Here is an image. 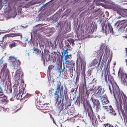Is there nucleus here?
Instances as JSON below:
<instances>
[{
  "label": "nucleus",
  "instance_id": "obj_1",
  "mask_svg": "<svg viewBox=\"0 0 127 127\" xmlns=\"http://www.w3.org/2000/svg\"><path fill=\"white\" fill-rule=\"evenodd\" d=\"M60 93H57L56 94V92L54 93L55 95L54 97L56 102L55 103V105L57 110L61 112L64 109V106L67 103V100L66 99V95L61 94V91Z\"/></svg>",
  "mask_w": 127,
  "mask_h": 127
},
{
  "label": "nucleus",
  "instance_id": "obj_2",
  "mask_svg": "<svg viewBox=\"0 0 127 127\" xmlns=\"http://www.w3.org/2000/svg\"><path fill=\"white\" fill-rule=\"evenodd\" d=\"M101 50L97 51L95 52L94 55L96 56H112V53L110 51L105 43L101 44L100 46Z\"/></svg>",
  "mask_w": 127,
  "mask_h": 127
},
{
  "label": "nucleus",
  "instance_id": "obj_3",
  "mask_svg": "<svg viewBox=\"0 0 127 127\" xmlns=\"http://www.w3.org/2000/svg\"><path fill=\"white\" fill-rule=\"evenodd\" d=\"M116 89H114L113 88V93L114 97L115 99L116 102L118 103V100L117 98L118 99L119 102V109H120L122 108V106L123 105L122 99L121 98V96H122V95L121 93H120L119 92L118 93L117 92H118V90H119V88L117 86Z\"/></svg>",
  "mask_w": 127,
  "mask_h": 127
},
{
  "label": "nucleus",
  "instance_id": "obj_4",
  "mask_svg": "<svg viewBox=\"0 0 127 127\" xmlns=\"http://www.w3.org/2000/svg\"><path fill=\"white\" fill-rule=\"evenodd\" d=\"M64 87L65 89L64 91L63 86L61 85V83L60 81L58 82L57 85L56 90L55 91L56 94L57 93H60L61 91L62 90V92L61 91V94H63L65 95H66V94H67V93L68 91L66 85H65Z\"/></svg>",
  "mask_w": 127,
  "mask_h": 127
},
{
  "label": "nucleus",
  "instance_id": "obj_5",
  "mask_svg": "<svg viewBox=\"0 0 127 127\" xmlns=\"http://www.w3.org/2000/svg\"><path fill=\"white\" fill-rule=\"evenodd\" d=\"M48 60L47 59V56H41V60L43 61V64L44 66L47 65V63L49 61H53L54 63L56 61L57 57L56 56H48Z\"/></svg>",
  "mask_w": 127,
  "mask_h": 127
},
{
  "label": "nucleus",
  "instance_id": "obj_6",
  "mask_svg": "<svg viewBox=\"0 0 127 127\" xmlns=\"http://www.w3.org/2000/svg\"><path fill=\"white\" fill-rule=\"evenodd\" d=\"M3 73V75H4L3 79L4 80L8 79L10 76V72L8 68H7L6 64H3L2 69L1 70L0 74H2Z\"/></svg>",
  "mask_w": 127,
  "mask_h": 127
},
{
  "label": "nucleus",
  "instance_id": "obj_7",
  "mask_svg": "<svg viewBox=\"0 0 127 127\" xmlns=\"http://www.w3.org/2000/svg\"><path fill=\"white\" fill-rule=\"evenodd\" d=\"M121 75V81L127 83V74L125 73L123 71V69L120 67L118 73V75Z\"/></svg>",
  "mask_w": 127,
  "mask_h": 127
},
{
  "label": "nucleus",
  "instance_id": "obj_8",
  "mask_svg": "<svg viewBox=\"0 0 127 127\" xmlns=\"http://www.w3.org/2000/svg\"><path fill=\"white\" fill-rule=\"evenodd\" d=\"M91 7L92 10H94L92 13L95 15V17H96L100 13H102L101 9L100 8L97 7L96 6H93Z\"/></svg>",
  "mask_w": 127,
  "mask_h": 127
},
{
  "label": "nucleus",
  "instance_id": "obj_9",
  "mask_svg": "<svg viewBox=\"0 0 127 127\" xmlns=\"http://www.w3.org/2000/svg\"><path fill=\"white\" fill-rule=\"evenodd\" d=\"M105 31L106 34L111 32L112 33H113V29L109 22H107L105 24Z\"/></svg>",
  "mask_w": 127,
  "mask_h": 127
},
{
  "label": "nucleus",
  "instance_id": "obj_10",
  "mask_svg": "<svg viewBox=\"0 0 127 127\" xmlns=\"http://www.w3.org/2000/svg\"><path fill=\"white\" fill-rule=\"evenodd\" d=\"M38 46V44L37 43L36 44V47L34 46L33 47L32 50L33 51V54L39 56H43L42 51H41V50L37 49Z\"/></svg>",
  "mask_w": 127,
  "mask_h": 127
},
{
  "label": "nucleus",
  "instance_id": "obj_11",
  "mask_svg": "<svg viewBox=\"0 0 127 127\" xmlns=\"http://www.w3.org/2000/svg\"><path fill=\"white\" fill-rule=\"evenodd\" d=\"M21 68L20 67H19V69H17L16 71L15 72L16 74H18V76L19 77V80H21V82L20 85L22 86V85H24V81L23 80V74L22 73L20 72V69Z\"/></svg>",
  "mask_w": 127,
  "mask_h": 127
},
{
  "label": "nucleus",
  "instance_id": "obj_12",
  "mask_svg": "<svg viewBox=\"0 0 127 127\" xmlns=\"http://www.w3.org/2000/svg\"><path fill=\"white\" fill-rule=\"evenodd\" d=\"M77 59L79 57L80 58V66H81V69L83 68V72L84 71L85 72V71L86 69V62L85 58H84V59L82 60L81 58L80 57V56H77Z\"/></svg>",
  "mask_w": 127,
  "mask_h": 127
},
{
  "label": "nucleus",
  "instance_id": "obj_13",
  "mask_svg": "<svg viewBox=\"0 0 127 127\" xmlns=\"http://www.w3.org/2000/svg\"><path fill=\"white\" fill-rule=\"evenodd\" d=\"M50 52L49 51L46 49L44 50V53H43V56H51L50 54ZM61 56L60 52L57 51V52H52L51 53V56Z\"/></svg>",
  "mask_w": 127,
  "mask_h": 127
},
{
  "label": "nucleus",
  "instance_id": "obj_14",
  "mask_svg": "<svg viewBox=\"0 0 127 127\" xmlns=\"http://www.w3.org/2000/svg\"><path fill=\"white\" fill-rule=\"evenodd\" d=\"M110 78L109 79V82L110 81V83L111 84L112 87V91H113V88L114 89H116L117 87V86L119 88V87L117 85L116 82L114 81V79L113 78L112 76H111L110 75Z\"/></svg>",
  "mask_w": 127,
  "mask_h": 127
},
{
  "label": "nucleus",
  "instance_id": "obj_15",
  "mask_svg": "<svg viewBox=\"0 0 127 127\" xmlns=\"http://www.w3.org/2000/svg\"><path fill=\"white\" fill-rule=\"evenodd\" d=\"M118 92H117L118 93L119 92L120 93H121L122 95V96L120 95L121 98H122L123 102L124 104L127 103V97L126 95L122 91H120L119 88V90H118Z\"/></svg>",
  "mask_w": 127,
  "mask_h": 127
},
{
  "label": "nucleus",
  "instance_id": "obj_16",
  "mask_svg": "<svg viewBox=\"0 0 127 127\" xmlns=\"http://www.w3.org/2000/svg\"><path fill=\"white\" fill-rule=\"evenodd\" d=\"M109 66V68H110V66L109 64L108 63L107 65H105V64L104 65V79L105 80V81L106 82V83H107L108 82L107 81V75H106V69H107V68L108 67V66Z\"/></svg>",
  "mask_w": 127,
  "mask_h": 127
},
{
  "label": "nucleus",
  "instance_id": "obj_17",
  "mask_svg": "<svg viewBox=\"0 0 127 127\" xmlns=\"http://www.w3.org/2000/svg\"><path fill=\"white\" fill-rule=\"evenodd\" d=\"M7 36L8 37H13L15 36H19L20 37V38L21 39H22V34L20 33H10L9 34H8L7 35Z\"/></svg>",
  "mask_w": 127,
  "mask_h": 127
},
{
  "label": "nucleus",
  "instance_id": "obj_18",
  "mask_svg": "<svg viewBox=\"0 0 127 127\" xmlns=\"http://www.w3.org/2000/svg\"><path fill=\"white\" fill-rule=\"evenodd\" d=\"M9 101V100L7 99V97L4 95L0 97V102H5L7 103Z\"/></svg>",
  "mask_w": 127,
  "mask_h": 127
},
{
  "label": "nucleus",
  "instance_id": "obj_19",
  "mask_svg": "<svg viewBox=\"0 0 127 127\" xmlns=\"http://www.w3.org/2000/svg\"><path fill=\"white\" fill-rule=\"evenodd\" d=\"M78 59L77 60L76 62V71L77 72V77L76 78V81L75 82V83L77 82H78L79 81V76L78 75V73L79 72V70L78 69L79 67V65L78 64V62H77Z\"/></svg>",
  "mask_w": 127,
  "mask_h": 127
},
{
  "label": "nucleus",
  "instance_id": "obj_20",
  "mask_svg": "<svg viewBox=\"0 0 127 127\" xmlns=\"http://www.w3.org/2000/svg\"><path fill=\"white\" fill-rule=\"evenodd\" d=\"M26 85V84L25 85L24 87L23 85H22V86L20 85L19 87V91H20V94L22 95V97H23V95H24V90H25V87Z\"/></svg>",
  "mask_w": 127,
  "mask_h": 127
},
{
  "label": "nucleus",
  "instance_id": "obj_21",
  "mask_svg": "<svg viewBox=\"0 0 127 127\" xmlns=\"http://www.w3.org/2000/svg\"><path fill=\"white\" fill-rule=\"evenodd\" d=\"M56 66L55 67H54V66H53L52 65H49L48 68L47 72L49 73L50 76V77L51 76H52V75H51L50 73L52 70L53 69L54 70L56 69Z\"/></svg>",
  "mask_w": 127,
  "mask_h": 127
},
{
  "label": "nucleus",
  "instance_id": "obj_22",
  "mask_svg": "<svg viewBox=\"0 0 127 127\" xmlns=\"http://www.w3.org/2000/svg\"><path fill=\"white\" fill-rule=\"evenodd\" d=\"M104 15L102 13L100 16H99L97 18V22H99V23H101V21L103 20L104 19Z\"/></svg>",
  "mask_w": 127,
  "mask_h": 127
},
{
  "label": "nucleus",
  "instance_id": "obj_23",
  "mask_svg": "<svg viewBox=\"0 0 127 127\" xmlns=\"http://www.w3.org/2000/svg\"><path fill=\"white\" fill-rule=\"evenodd\" d=\"M62 62H59L57 61V63L58 64V68H56V69L58 70V71L60 70L61 68H62Z\"/></svg>",
  "mask_w": 127,
  "mask_h": 127
},
{
  "label": "nucleus",
  "instance_id": "obj_24",
  "mask_svg": "<svg viewBox=\"0 0 127 127\" xmlns=\"http://www.w3.org/2000/svg\"><path fill=\"white\" fill-rule=\"evenodd\" d=\"M57 59L56 61L59 62H63L64 61V56H56Z\"/></svg>",
  "mask_w": 127,
  "mask_h": 127
},
{
  "label": "nucleus",
  "instance_id": "obj_25",
  "mask_svg": "<svg viewBox=\"0 0 127 127\" xmlns=\"http://www.w3.org/2000/svg\"><path fill=\"white\" fill-rule=\"evenodd\" d=\"M81 103L82 104H83L85 110L86 109V106H85V99L84 97L82 96L81 97Z\"/></svg>",
  "mask_w": 127,
  "mask_h": 127
},
{
  "label": "nucleus",
  "instance_id": "obj_26",
  "mask_svg": "<svg viewBox=\"0 0 127 127\" xmlns=\"http://www.w3.org/2000/svg\"><path fill=\"white\" fill-rule=\"evenodd\" d=\"M68 50H65L64 49H63V51L61 52V53L62 54V55L61 56H71V55H68ZM61 55V53H60Z\"/></svg>",
  "mask_w": 127,
  "mask_h": 127
},
{
  "label": "nucleus",
  "instance_id": "obj_27",
  "mask_svg": "<svg viewBox=\"0 0 127 127\" xmlns=\"http://www.w3.org/2000/svg\"><path fill=\"white\" fill-rule=\"evenodd\" d=\"M18 45L17 43H16L15 42L13 41L12 43L9 45V47L11 49L13 47H16Z\"/></svg>",
  "mask_w": 127,
  "mask_h": 127
},
{
  "label": "nucleus",
  "instance_id": "obj_28",
  "mask_svg": "<svg viewBox=\"0 0 127 127\" xmlns=\"http://www.w3.org/2000/svg\"><path fill=\"white\" fill-rule=\"evenodd\" d=\"M9 58L10 61L12 63L13 62H14L16 60V58L14 57V56H9Z\"/></svg>",
  "mask_w": 127,
  "mask_h": 127
},
{
  "label": "nucleus",
  "instance_id": "obj_29",
  "mask_svg": "<svg viewBox=\"0 0 127 127\" xmlns=\"http://www.w3.org/2000/svg\"><path fill=\"white\" fill-rule=\"evenodd\" d=\"M94 105L95 106V105L96 107H98L99 106L100 104L98 100L97 99H95L93 102Z\"/></svg>",
  "mask_w": 127,
  "mask_h": 127
},
{
  "label": "nucleus",
  "instance_id": "obj_30",
  "mask_svg": "<svg viewBox=\"0 0 127 127\" xmlns=\"http://www.w3.org/2000/svg\"><path fill=\"white\" fill-rule=\"evenodd\" d=\"M122 21H118L117 23H116L115 25L116 26H117V27L120 28H121L122 26Z\"/></svg>",
  "mask_w": 127,
  "mask_h": 127
},
{
  "label": "nucleus",
  "instance_id": "obj_31",
  "mask_svg": "<svg viewBox=\"0 0 127 127\" xmlns=\"http://www.w3.org/2000/svg\"><path fill=\"white\" fill-rule=\"evenodd\" d=\"M88 115L90 117V119L92 121H92L95 119L94 115V114H92V115L91 114H90V112H88Z\"/></svg>",
  "mask_w": 127,
  "mask_h": 127
},
{
  "label": "nucleus",
  "instance_id": "obj_32",
  "mask_svg": "<svg viewBox=\"0 0 127 127\" xmlns=\"http://www.w3.org/2000/svg\"><path fill=\"white\" fill-rule=\"evenodd\" d=\"M105 95H106V96L104 97L103 95L102 97H101V96H100V99L101 100V101L102 102H103V100H102V99L103 98V100H106V101L107 103L109 102V101L108 99V98L107 96H106V95L105 94Z\"/></svg>",
  "mask_w": 127,
  "mask_h": 127
},
{
  "label": "nucleus",
  "instance_id": "obj_33",
  "mask_svg": "<svg viewBox=\"0 0 127 127\" xmlns=\"http://www.w3.org/2000/svg\"><path fill=\"white\" fill-rule=\"evenodd\" d=\"M63 69L61 68L58 71V72L60 73L59 75V77H61V73L63 71H64V69L65 68V65L64 64V63H63Z\"/></svg>",
  "mask_w": 127,
  "mask_h": 127
},
{
  "label": "nucleus",
  "instance_id": "obj_34",
  "mask_svg": "<svg viewBox=\"0 0 127 127\" xmlns=\"http://www.w3.org/2000/svg\"><path fill=\"white\" fill-rule=\"evenodd\" d=\"M95 119L94 120L92 121V123L94 127L96 126L97 124H98V122L97 121V119L95 118Z\"/></svg>",
  "mask_w": 127,
  "mask_h": 127
},
{
  "label": "nucleus",
  "instance_id": "obj_35",
  "mask_svg": "<svg viewBox=\"0 0 127 127\" xmlns=\"http://www.w3.org/2000/svg\"><path fill=\"white\" fill-rule=\"evenodd\" d=\"M67 41L70 43H71L72 45L73 46L75 45L74 40L72 38H69L67 40Z\"/></svg>",
  "mask_w": 127,
  "mask_h": 127
},
{
  "label": "nucleus",
  "instance_id": "obj_36",
  "mask_svg": "<svg viewBox=\"0 0 127 127\" xmlns=\"http://www.w3.org/2000/svg\"><path fill=\"white\" fill-rule=\"evenodd\" d=\"M71 66H72L71 67V69H72V70H74V71L75 70V63L74 61H72L71 62Z\"/></svg>",
  "mask_w": 127,
  "mask_h": 127
},
{
  "label": "nucleus",
  "instance_id": "obj_37",
  "mask_svg": "<svg viewBox=\"0 0 127 127\" xmlns=\"http://www.w3.org/2000/svg\"><path fill=\"white\" fill-rule=\"evenodd\" d=\"M20 91H19V93L16 95V98L17 99H19L20 98V97L21 98H22V95L20 94Z\"/></svg>",
  "mask_w": 127,
  "mask_h": 127
},
{
  "label": "nucleus",
  "instance_id": "obj_38",
  "mask_svg": "<svg viewBox=\"0 0 127 127\" xmlns=\"http://www.w3.org/2000/svg\"><path fill=\"white\" fill-rule=\"evenodd\" d=\"M64 48L65 49V50H67L68 51V50H70V46L69 45V43H68L67 44L65 45V46L64 47Z\"/></svg>",
  "mask_w": 127,
  "mask_h": 127
},
{
  "label": "nucleus",
  "instance_id": "obj_39",
  "mask_svg": "<svg viewBox=\"0 0 127 127\" xmlns=\"http://www.w3.org/2000/svg\"><path fill=\"white\" fill-rule=\"evenodd\" d=\"M92 107L91 105H88V106H86V110H86L88 112H88H89V110L90 109L92 108Z\"/></svg>",
  "mask_w": 127,
  "mask_h": 127
},
{
  "label": "nucleus",
  "instance_id": "obj_40",
  "mask_svg": "<svg viewBox=\"0 0 127 127\" xmlns=\"http://www.w3.org/2000/svg\"><path fill=\"white\" fill-rule=\"evenodd\" d=\"M109 113H111V115H114V116H115L116 115V113L115 112V111L114 109L111 110V109H110Z\"/></svg>",
  "mask_w": 127,
  "mask_h": 127
},
{
  "label": "nucleus",
  "instance_id": "obj_41",
  "mask_svg": "<svg viewBox=\"0 0 127 127\" xmlns=\"http://www.w3.org/2000/svg\"><path fill=\"white\" fill-rule=\"evenodd\" d=\"M73 61L72 60H71L70 61L68 60H65L64 61H64L63 62V63H64V64H66L67 65H69L71 64V61Z\"/></svg>",
  "mask_w": 127,
  "mask_h": 127
},
{
  "label": "nucleus",
  "instance_id": "obj_42",
  "mask_svg": "<svg viewBox=\"0 0 127 127\" xmlns=\"http://www.w3.org/2000/svg\"><path fill=\"white\" fill-rule=\"evenodd\" d=\"M25 93L26 92H25ZM31 95L29 94L28 93H27L26 95H24V96H23V98H24V99L25 98H27L28 97H30L31 96Z\"/></svg>",
  "mask_w": 127,
  "mask_h": 127
},
{
  "label": "nucleus",
  "instance_id": "obj_43",
  "mask_svg": "<svg viewBox=\"0 0 127 127\" xmlns=\"http://www.w3.org/2000/svg\"><path fill=\"white\" fill-rule=\"evenodd\" d=\"M109 67V66H108V67ZM108 70L107 71V69H106V75H108V73H109V74L108 75V81H109V77H110V71H109V68H108Z\"/></svg>",
  "mask_w": 127,
  "mask_h": 127
},
{
  "label": "nucleus",
  "instance_id": "obj_44",
  "mask_svg": "<svg viewBox=\"0 0 127 127\" xmlns=\"http://www.w3.org/2000/svg\"><path fill=\"white\" fill-rule=\"evenodd\" d=\"M84 84H83V86L85 87V88H86V81L85 75L84 76Z\"/></svg>",
  "mask_w": 127,
  "mask_h": 127
},
{
  "label": "nucleus",
  "instance_id": "obj_45",
  "mask_svg": "<svg viewBox=\"0 0 127 127\" xmlns=\"http://www.w3.org/2000/svg\"><path fill=\"white\" fill-rule=\"evenodd\" d=\"M120 109V110L121 112H122L123 116L124 117V121H125V118L124 117V116L125 115V116L126 115H125V113L124 112V111L122 108H121V109Z\"/></svg>",
  "mask_w": 127,
  "mask_h": 127
},
{
  "label": "nucleus",
  "instance_id": "obj_46",
  "mask_svg": "<svg viewBox=\"0 0 127 127\" xmlns=\"http://www.w3.org/2000/svg\"><path fill=\"white\" fill-rule=\"evenodd\" d=\"M7 89L8 90V91H9L10 93H11L12 91V87L11 86H9V87L8 88H7Z\"/></svg>",
  "mask_w": 127,
  "mask_h": 127
},
{
  "label": "nucleus",
  "instance_id": "obj_47",
  "mask_svg": "<svg viewBox=\"0 0 127 127\" xmlns=\"http://www.w3.org/2000/svg\"><path fill=\"white\" fill-rule=\"evenodd\" d=\"M99 56H100V57L99 58V62L98 63V64L97 65V67H98L100 63L101 62V61L102 58L103 56H98V57H99Z\"/></svg>",
  "mask_w": 127,
  "mask_h": 127
},
{
  "label": "nucleus",
  "instance_id": "obj_48",
  "mask_svg": "<svg viewBox=\"0 0 127 127\" xmlns=\"http://www.w3.org/2000/svg\"><path fill=\"white\" fill-rule=\"evenodd\" d=\"M103 59H104V62H106L109 56H103Z\"/></svg>",
  "mask_w": 127,
  "mask_h": 127
},
{
  "label": "nucleus",
  "instance_id": "obj_49",
  "mask_svg": "<svg viewBox=\"0 0 127 127\" xmlns=\"http://www.w3.org/2000/svg\"><path fill=\"white\" fill-rule=\"evenodd\" d=\"M119 104H117L116 105V106L117 108L118 109V111L119 113V114L120 115V110H119Z\"/></svg>",
  "mask_w": 127,
  "mask_h": 127
},
{
  "label": "nucleus",
  "instance_id": "obj_50",
  "mask_svg": "<svg viewBox=\"0 0 127 127\" xmlns=\"http://www.w3.org/2000/svg\"><path fill=\"white\" fill-rule=\"evenodd\" d=\"M102 88H100L98 90V92H97V93H98V92H99V94H100V95L102 94L104 92H102L101 93V90H102Z\"/></svg>",
  "mask_w": 127,
  "mask_h": 127
},
{
  "label": "nucleus",
  "instance_id": "obj_51",
  "mask_svg": "<svg viewBox=\"0 0 127 127\" xmlns=\"http://www.w3.org/2000/svg\"><path fill=\"white\" fill-rule=\"evenodd\" d=\"M85 94L86 95H87V96H89V95L90 94V92L88 90H86L85 92Z\"/></svg>",
  "mask_w": 127,
  "mask_h": 127
},
{
  "label": "nucleus",
  "instance_id": "obj_52",
  "mask_svg": "<svg viewBox=\"0 0 127 127\" xmlns=\"http://www.w3.org/2000/svg\"><path fill=\"white\" fill-rule=\"evenodd\" d=\"M14 91L13 92L16 93V94L18 92V89L17 88H15L14 89Z\"/></svg>",
  "mask_w": 127,
  "mask_h": 127
},
{
  "label": "nucleus",
  "instance_id": "obj_53",
  "mask_svg": "<svg viewBox=\"0 0 127 127\" xmlns=\"http://www.w3.org/2000/svg\"><path fill=\"white\" fill-rule=\"evenodd\" d=\"M104 59H103L102 61L101 62V66L103 67V65L104 63Z\"/></svg>",
  "mask_w": 127,
  "mask_h": 127
},
{
  "label": "nucleus",
  "instance_id": "obj_54",
  "mask_svg": "<svg viewBox=\"0 0 127 127\" xmlns=\"http://www.w3.org/2000/svg\"><path fill=\"white\" fill-rule=\"evenodd\" d=\"M86 106H88V105H91L89 102V100H87L86 99Z\"/></svg>",
  "mask_w": 127,
  "mask_h": 127
},
{
  "label": "nucleus",
  "instance_id": "obj_55",
  "mask_svg": "<svg viewBox=\"0 0 127 127\" xmlns=\"http://www.w3.org/2000/svg\"><path fill=\"white\" fill-rule=\"evenodd\" d=\"M90 111V114H94V112L93 110L92 107V108H90V109L89 111Z\"/></svg>",
  "mask_w": 127,
  "mask_h": 127
},
{
  "label": "nucleus",
  "instance_id": "obj_56",
  "mask_svg": "<svg viewBox=\"0 0 127 127\" xmlns=\"http://www.w3.org/2000/svg\"><path fill=\"white\" fill-rule=\"evenodd\" d=\"M16 94L13 92V93L12 95V98H14L15 96H16Z\"/></svg>",
  "mask_w": 127,
  "mask_h": 127
},
{
  "label": "nucleus",
  "instance_id": "obj_57",
  "mask_svg": "<svg viewBox=\"0 0 127 127\" xmlns=\"http://www.w3.org/2000/svg\"><path fill=\"white\" fill-rule=\"evenodd\" d=\"M96 60H94V61L92 63V65L94 66H95V65L97 63H98V62L96 61V62H95V61Z\"/></svg>",
  "mask_w": 127,
  "mask_h": 127
},
{
  "label": "nucleus",
  "instance_id": "obj_58",
  "mask_svg": "<svg viewBox=\"0 0 127 127\" xmlns=\"http://www.w3.org/2000/svg\"><path fill=\"white\" fill-rule=\"evenodd\" d=\"M110 126V125L108 123L105 124L104 125V127H109Z\"/></svg>",
  "mask_w": 127,
  "mask_h": 127
},
{
  "label": "nucleus",
  "instance_id": "obj_59",
  "mask_svg": "<svg viewBox=\"0 0 127 127\" xmlns=\"http://www.w3.org/2000/svg\"><path fill=\"white\" fill-rule=\"evenodd\" d=\"M64 59L65 60H67L68 58H70V57H71V56H64Z\"/></svg>",
  "mask_w": 127,
  "mask_h": 127
},
{
  "label": "nucleus",
  "instance_id": "obj_60",
  "mask_svg": "<svg viewBox=\"0 0 127 127\" xmlns=\"http://www.w3.org/2000/svg\"><path fill=\"white\" fill-rule=\"evenodd\" d=\"M72 66H71L70 67H69L67 69H66V70H67L68 71H70L71 70V67Z\"/></svg>",
  "mask_w": 127,
  "mask_h": 127
},
{
  "label": "nucleus",
  "instance_id": "obj_61",
  "mask_svg": "<svg viewBox=\"0 0 127 127\" xmlns=\"http://www.w3.org/2000/svg\"><path fill=\"white\" fill-rule=\"evenodd\" d=\"M124 109H125V112L127 114V108H125V106L124 105Z\"/></svg>",
  "mask_w": 127,
  "mask_h": 127
},
{
  "label": "nucleus",
  "instance_id": "obj_62",
  "mask_svg": "<svg viewBox=\"0 0 127 127\" xmlns=\"http://www.w3.org/2000/svg\"><path fill=\"white\" fill-rule=\"evenodd\" d=\"M113 56H110V59H109L108 61V62H109V63L110 62L111 60H112V58Z\"/></svg>",
  "mask_w": 127,
  "mask_h": 127
},
{
  "label": "nucleus",
  "instance_id": "obj_63",
  "mask_svg": "<svg viewBox=\"0 0 127 127\" xmlns=\"http://www.w3.org/2000/svg\"><path fill=\"white\" fill-rule=\"evenodd\" d=\"M77 99L75 101V102H76L77 100H78V99H80V95H78L76 98Z\"/></svg>",
  "mask_w": 127,
  "mask_h": 127
},
{
  "label": "nucleus",
  "instance_id": "obj_64",
  "mask_svg": "<svg viewBox=\"0 0 127 127\" xmlns=\"http://www.w3.org/2000/svg\"><path fill=\"white\" fill-rule=\"evenodd\" d=\"M71 99L70 101H69V104L67 106V107H69L71 105Z\"/></svg>",
  "mask_w": 127,
  "mask_h": 127
}]
</instances>
